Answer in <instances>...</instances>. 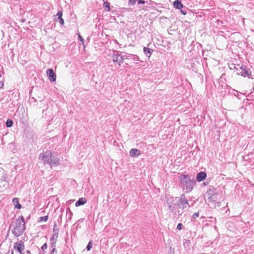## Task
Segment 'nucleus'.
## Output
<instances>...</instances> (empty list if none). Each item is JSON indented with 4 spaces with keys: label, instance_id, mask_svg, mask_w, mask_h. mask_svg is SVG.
I'll return each mask as SVG.
<instances>
[{
    "label": "nucleus",
    "instance_id": "f704fd0d",
    "mask_svg": "<svg viewBox=\"0 0 254 254\" xmlns=\"http://www.w3.org/2000/svg\"><path fill=\"white\" fill-rule=\"evenodd\" d=\"M181 12H182V13H183L184 14H186V13H185V12H184V11H182Z\"/></svg>",
    "mask_w": 254,
    "mask_h": 254
},
{
    "label": "nucleus",
    "instance_id": "c85d7f7f",
    "mask_svg": "<svg viewBox=\"0 0 254 254\" xmlns=\"http://www.w3.org/2000/svg\"><path fill=\"white\" fill-rule=\"evenodd\" d=\"M198 216H199V212H195L192 215V218H195L196 217H198Z\"/></svg>",
    "mask_w": 254,
    "mask_h": 254
},
{
    "label": "nucleus",
    "instance_id": "b1692460",
    "mask_svg": "<svg viewBox=\"0 0 254 254\" xmlns=\"http://www.w3.org/2000/svg\"><path fill=\"white\" fill-rule=\"evenodd\" d=\"M39 221L46 222L48 220V216L47 215V216H44V217H40L39 218Z\"/></svg>",
    "mask_w": 254,
    "mask_h": 254
},
{
    "label": "nucleus",
    "instance_id": "20e7f679",
    "mask_svg": "<svg viewBox=\"0 0 254 254\" xmlns=\"http://www.w3.org/2000/svg\"><path fill=\"white\" fill-rule=\"evenodd\" d=\"M39 159H41L44 164L50 165L51 167L57 166L60 164L59 159L56 156H53L51 152L49 150L40 154Z\"/></svg>",
    "mask_w": 254,
    "mask_h": 254
},
{
    "label": "nucleus",
    "instance_id": "6e6552de",
    "mask_svg": "<svg viewBox=\"0 0 254 254\" xmlns=\"http://www.w3.org/2000/svg\"><path fill=\"white\" fill-rule=\"evenodd\" d=\"M46 73L51 81L55 82L56 80V74L53 69L49 68L47 69Z\"/></svg>",
    "mask_w": 254,
    "mask_h": 254
},
{
    "label": "nucleus",
    "instance_id": "5701e85b",
    "mask_svg": "<svg viewBox=\"0 0 254 254\" xmlns=\"http://www.w3.org/2000/svg\"><path fill=\"white\" fill-rule=\"evenodd\" d=\"M138 4H143L144 3H148V4H150L151 2H152L151 0H149V1H145L144 0H137Z\"/></svg>",
    "mask_w": 254,
    "mask_h": 254
},
{
    "label": "nucleus",
    "instance_id": "ea45409f",
    "mask_svg": "<svg viewBox=\"0 0 254 254\" xmlns=\"http://www.w3.org/2000/svg\"><path fill=\"white\" fill-rule=\"evenodd\" d=\"M1 76V74L0 73V77Z\"/></svg>",
    "mask_w": 254,
    "mask_h": 254
},
{
    "label": "nucleus",
    "instance_id": "393cba45",
    "mask_svg": "<svg viewBox=\"0 0 254 254\" xmlns=\"http://www.w3.org/2000/svg\"><path fill=\"white\" fill-rule=\"evenodd\" d=\"M92 247V241L91 240L89 241V242L88 243V244L86 247L87 251H89L91 249Z\"/></svg>",
    "mask_w": 254,
    "mask_h": 254
},
{
    "label": "nucleus",
    "instance_id": "473e14b6",
    "mask_svg": "<svg viewBox=\"0 0 254 254\" xmlns=\"http://www.w3.org/2000/svg\"><path fill=\"white\" fill-rule=\"evenodd\" d=\"M3 86V82L0 81V89L2 87V86Z\"/></svg>",
    "mask_w": 254,
    "mask_h": 254
},
{
    "label": "nucleus",
    "instance_id": "bb28decb",
    "mask_svg": "<svg viewBox=\"0 0 254 254\" xmlns=\"http://www.w3.org/2000/svg\"><path fill=\"white\" fill-rule=\"evenodd\" d=\"M77 35H78V39H79L81 42H82V44H84V39H83V38L82 37V36L80 35V34H79V33H77Z\"/></svg>",
    "mask_w": 254,
    "mask_h": 254
},
{
    "label": "nucleus",
    "instance_id": "2eb2a0df",
    "mask_svg": "<svg viewBox=\"0 0 254 254\" xmlns=\"http://www.w3.org/2000/svg\"><path fill=\"white\" fill-rule=\"evenodd\" d=\"M87 202L86 199L85 197L80 198L75 203V205L76 207L82 205L86 203Z\"/></svg>",
    "mask_w": 254,
    "mask_h": 254
},
{
    "label": "nucleus",
    "instance_id": "e433bc0d",
    "mask_svg": "<svg viewBox=\"0 0 254 254\" xmlns=\"http://www.w3.org/2000/svg\"><path fill=\"white\" fill-rule=\"evenodd\" d=\"M39 254H44V253H42L41 252H40Z\"/></svg>",
    "mask_w": 254,
    "mask_h": 254
},
{
    "label": "nucleus",
    "instance_id": "4be33fe9",
    "mask_svg": "<svg viewBox=\"0 0 254 254\" xmlns=\"http://www.w3.org/2000/svg\"><path fill=\"white\" fill-rule=\"evenodd\" d=\"M12 125H13V122L10 119H8L7 120V121L6 122V126L7 127H12Z\"/></svg>",
    "mask_w": 254,
    "mask_h": 254
},
{
    "label": "nucleus",
    "instance_id": "1a4fd4ad",
    "mask_svg": "<svg viewBox=\"0 0 254 254\" xmlns=\"http://www.w3.org/2000/svg\"><path fill=\"white\" fill-rule=\"evenodd\" d=\"M241 69L242 70L241 74L244 76H248V77H250L252 75V73L250 71V70L248 69L246 66L243 65L241 67Z\"/></svg>",
    "mask_w": 254,
    "mask_h": 254
},
{
    "label": "nucleus",
    "instance_id": "a211bd4d",
    "mask_svg": "<svg viewBox=\"0 0 254 254\" xmlns=\"http://www.w3.org/2000/svg\"><path fill=\"white\" fill-rule=\"evenodd\" d=\"M72 216V212L70 210L69 208H67L66 209V218L67 219V221L70 220L71 219Z\"/></svg>",
    "mask_w": 254,
    "mask_h": 254
},
{
    "label": "nucleus",
    "instance_id": "7c9ffc66",
    "mask_svg": "<svg viewBox=\"0 0 254 254\" xmlns=\"http://www.w3.org/2000/svg\"><path fill=\"white\" fill-rule=\"evenodd\" d=\"M15 207L17 209H20L21 208V205L18 202Z\"/></svg>",
    "mask_w": 254,
    "mask_h": 254
},
{
    "label": "nucleus",
    "instance_id": "0eeeda50",
    "mask_svg": "<svg viewBox=\"0 0 254 254\" xmlns=\"http://www.w3.org/2000/svg\"><path fill=\"white\" fill-rule=\"evenodd\" d=\"M63 11L62 10H59L58 13L54 15V20L56 22H59L61 25H63L64 23V20L62 18Z\"/></svg>",
    "mask_w": 254,
    "mask_h": 254
},
{
    "label": "nucleus",
    "instance_id": "f03ea898",
    "mask_svg": "<svg viewBox=\"0 0 254 254\" xmlns=\"http://www.w3.org/2000/svg\"><path fill=\"white\" fill-rule=\"evenodd\" d=\"M11 233L15 237L22 235L25 230V223L23 216H20L18 218L13 221L10 224Z\"/></svg>",
    "mask_w": 254,
    "mask_h": 254
},
{
    "label": "nucleus",
    "instance_id": "f3484780",
    "mask_svg": "<svg viewBox=\"0 0 254 254\" xmlns=\"http://www.w3.org/2000/svg\"><path fill=\"white\" fill-rule=\"evenodd\" d=\"M143 52L145 54L146 56L149 58L151 55L152 52H153V50L147 47H144Z\"/></svg>",
    "mask_w": 254,
    "mask_h": 254
},
{
    "label": "nucleus",
    "instance_id": "7ed1b4c3",
    "mask_svg": "<svg viewBox=\"0 0 254 254\" xmlns=\"http://www.w3.org/2000/svg\"><path fill=\"white\" fill-rule=\"evenodd\" d=\"M179 180L184 190L186 193L191 192L196 184L194 177L189 175H181L179 177Z\"/></svg>",
    "mask_w": 254,
    "mask_h": 254
},
{
    "label": "nucleus",
    "instance_id": "aec40b11",
    "mask_svg": "<svg viewBox=\"0 0 254 254\" xmlns=\"http://www.w3.org/2000/svg\"><path fill=\"white\" fill-rule=\"evenodd\" d=\"M56 245L50 244V248H51L50 254H54L57 253V251L56 249Z\"/></svg>",
    "mask_w": 254,
    "mask_h": 254
},
{
    "label": "nucleus",
    "instance_id": "4c0bfd02",
    "mask_svg": "<svg viewBox=\"0 0 254 254\" xmlns=\"http://www.w3.org/2000/svg\"><path fill=\"white\" fill-rule=\"evenodd\" d=\"M116 42L118 44H119L118 42H117V41H116Z\"/></svg>",
    "mask_w": 254,
    "mask_h": 254
},
{
    "label": "nucleus",
    "instance_id": "58836bf2",
    "mask_svg": "<svg viewBox=\"0 0 254 254\" xmlns=\"http://www.w3.org/2000/svg\"><path fill=\"white\" fill-rule=\"evenodd\" d=\"M11 254H14L13 252H11Z\"/></svg>",
    "mask_w": 254,
    "mask_h": 254
},
{
    "label": "nucleus",
    "instance_id": "72a5a7b5",
    "mask_svg": "<svg viewBox=\"0 0 254 254\" xmlns=\"http://www.w3.org/2000/svg\"><path fill=\"white\" fill-rule=\"evenodd\" d=\"M25 254H31L30 251L29 250L26 251Z\"/></svg>",
    "mask_w": 254,
    "mask_h": 254
},
{
    "label": "nucleus",
    "instance_id": "2f4dec72",
    "mask_svg": "<svg viewBox=\"0 0 254 254\" xmlns=\"http://www.w3.org/2000/svg\"><path fill=\"white\" fill-rule=\"evenodd\" d=\"M12 202L15 203H18V199L17 198H14L12 199Z\"/></svg>",
    "mask_w": 254,
    "mask_h": 254
},
{
    "label": "nucleus",
    "instance_id": "ddd939ff",
    "mask_svg": "<svg viewBox=\"0 0 254 254\" xmlns=\"http://www.w3.org/2000/svg\"><path fill=\"white\" fill-rule=\"evenodd\" d=\"M131 157L138 156L140 154V151L137 149H131L129 152Z\"/></svg>",
    "mask_w": 254,
    "mask_h": 254
},
{
    "label": "nucleus",
    "instance_id": "4468645a",
    "mask_svg": "<svg viewBox=\"0 0 254 254\" xmlns=\"http://www.w3.org/2000/svg\"><path fill=\"white\" fill-rule=\"evenodd\" d=\"M173 5L174 7L179 10L181 9L183 7V4L181 1L179 0H175L173 2Z\"/></svg>",
    "mask_w": 254,
    "mask_h": 254
},
{
    "label": "nucleus",
    "instance_id": "c756f323",
    "mask_svg": "<svg viewBox=\"0 0 254 254\" xmlns=\"http://www.w3.org/2000/svg\"><path fill=\"white\" fill-rule=\"evenodd\" d=\"M47 244L46 243H45L41 247V249L43 251H44L45 250L47 249Z\"/></svg>",
    "mask_w": 254,
    "mask_h": 254
},
{
    "label": "nucleus",
    "instance_id": "39448f33",
    "mask_svg": "<svg viewBox=\"0 0 254 254\" xmlns=\"http://www.w3.org/2000/svg\"><path fill=\"white\" fill-rule=\"evenodd\" d=\"M125 60L124 56H122L119 53L118 51L114 50L112 55V61L114 63H117L119 65H121Z\"/></svg>",
    "mask_w": 254,
    "mask_h": 254
},
{
    "label": "nucleus",
    "instance_id": "6ab92c4d",
    "mask_svg": "<svg viewBox=\"0 0 254 254\" xmlns=\"http://www.w3.org/2000/svg\"><path fill=\"white\" fill-rule=\"evenodd\" d=\"M103 7L105 8V10L107 11H109L111 10L110 3L108 1H104Z\"/></svg>",
    "mask_w": 254,
    "mask_h": 254
},
{
    "label": "nucleus",
    "instance_id": "9d476101",
    "mask_svg": "<svg viewBox=\"0 0 254 254\" xmlns=\"http://www.w3.org/2000/svg\"><path fill=\"white\" fill-rule=\"evenodd\" d=\"M206 173L204 172H200L197 174L196 181L198 182H201L205 179Z\"/></svg>",
    "mask_w": 254,
    "mask_h": 254
},
{
    "label": "nucleus",
    "instance_id": "412c9836",
    "mask_svg": "<svg viewBox=\"0 0 254 254\" xmlns=\"http://www.w3.org/2000/svg\"><path fill=\"white\" fill-rule=\"evenodd\" d=\"M59 229H58L56 223H55L53 228V234H58L59 235Z\"/></svg>",
    "mask_w": 254,
    "mask_h": 254
},
{
    "label": "nucleus",
    "instance_id": "423d86ee",
    "mask_svg": "<svg viewBox=\"0 0 254 254\" xmlns=\"http://www.w3.org/2000/svg\"><path fill=\"white\" fill-rule=\"evenodd\" d=\"M14 248L20 254H24L23 251L24 250L25 246L23 241H19L15 243L14 245Z\"/></svg>",
    "mask_w": 254,
    "mask_h": 254
},
{
    "label": "nucleus",
    "instance_id": "dca6fc26",
    "mask_svg": "<svg viewBox=\"0 0 254 254\" xmlns=\"http://www.w3.org/2000/svg\"><path fill=\"white\" fill-rule=\"evenodd\" d=\"M58 236L59 235L58 234H53L50 238V244L56 245Z\"/></svg>",
    "mask_w": 254,
    "mask_h": 254
},
{
    "label": "nucleus",
    "instance_id": "9b49d317",
    "mask_svg": "<svg viewBox=\"0 0 254 254\" xmlns=\"http://www.w3.org/2000/svg\"><path fill=\"white\" fill-rule=\"evenodd\" d=\"M207 195L209 196L210 199H212V200L215 201L217 200L216 193L215 192H214L213 190L209 189V191H207Z\"/></svg>",
    "mask_w": 254,
    "mask_h": 254
},
{
    "label": "nucleus",
    "instance_id": "f257e3e1",
    "mask_svg": "<svg viewBox=\"0 0 254 254\" xmlns=\"http://www.w3.org/2000/svg\"><path fill=\"white\" fill-rule=\"evenodd\" d=\"M166 201L170 211L178 216L181 215L183 211L190 208V204L184 194L181 195L179 198L167 197Z\"/></svg>",
    "mask_w": 254,
    "mask_h": 254
},
{
    "label": "nucleus",
    "instance_id": "cd10ccee",
    "mask_svg": "<svg viewBox=\"0 0 254 254\" xmlns=\"http://www.w3.org/2000/svg\"><path fill=\"white\" fill-rule=\"evenodd\" d=\"M183 224L182 223H179L177 225V229L179 230H181L182 229L183 227Z\"/></svg>",
    "mask_w": 254,
    "mask_h": 254
},
{
    "label": "nucleus",
    "instance_id": "a878e982",
    "mask_svg": "<svg viewBox=\"0 0 254 254\" xmlns=\"http://www.w3.org/2000/svg\"><path fill=\"white\" fill-rule=\"evenodd\" d=\"M137 0H128V4L129 5L133 6V5H134L135 4L136 1Z\"/></svg>",
    "mask_w": 254,
    "mask_h": 254
},
{
    "label": "nucleus",
    "instance_id": "c9c22d12",
    "mask_svg": "<svg viewBox=\"0 0 254 254\" xmlns=\"http://www.w3.org/2000/svg\"><path fill=\"white\" fill-rule=\"evenodd\" d=\"M204 60L206 61V58H204Z\"/></svg>",
    "mask_w": 254,
    "mask_h": 254
},
{
    "label": "nucleus",
    "instance_id": "f8f14e48",
    "mask_svg": "<svg viewBox=\"0 0 254 254\" xmlns=\"http://www.w3.org/2000/svg\"><path fill=\"white\" fill-rule=\"evenodd\" d=\"M125 57V59H128L133 60L134 61H139V58L136 55H131V54H127L124 55Z\"/></svg>",
    "mask_w": 254,
    "mask_h": 254
}]
</instances>
